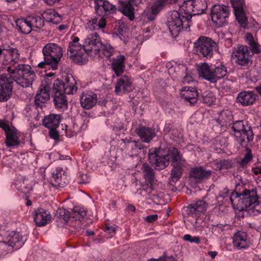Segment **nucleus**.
I'll use <instances>...</instances> for the list:
<instances>
[{
  "mask_svg": "<svg viewBox=\"0 0 261 261\" xmlns=\"http://www.w3.org/2000/svg\"><path fill=\"white\" fill-rule=\"evenodd\" d=\"M49 129V137L54 139L58 140L59 138V134L57 131V128H48Z\"/></svg>",
  "mask_w": 261,
  "mask_h": 261,
  "instance_id": "obj_60",
  "label": "nucleus"
},
{
  "mask_svg": "<svg viewBox=\"0 0 261 261\" xmlns=\"http://www.w3.org/2000/svg\"><path fill=\"white\" fill-rule=\"evenodd\" d=\"M75 82L64 83V94H72L76 92V87L75 86Z\"/></svg>",
  "mask_w": 261,
  "mask_h": 261,
  "instance_id": "obj_50",
  "label": "nucleus"
},
{
  "mask_svg": "<svg viewBox=\"0 0 261 261\" xmlns=\"http://www.w3.org/2000/svg\"><path fill=\"white\" fill-rule=\"evenodd\" d=\"M132 147V149L134 150V153H138V150H141L142 148V144L139 142L135 141H132L129 142Z\"/></svg>",
  "mask_w": 261,
  "mask_h": 261,
  "instance_id": "obj_59",
  "label": "nucleus"
},
{
  "mask_svg": "<svg viewBox=\"0 0 261 261\" xmlns=\"http://www.w3.org/2000/svg\"><path fill=\"white\" fill-rule=\"evenodd\" d=\"M7 71L14 81L22 87H29L32 85L36 77L32 68L28 64H18L14 68L8 67Z\"/></svg>",
  "mask_w": 261,
  "mask_h": 261,
  "instance_id": "obj_3",
  "label": "nucleus"
},
{
  "mask_svg": "<svg viewBox=\"0 0 261 261\" xmlns=\"http://www.w3.org/2000/svg\"><path fill=\"white\" fill-rule=\"evenodd\" d=\"M105 231L109 233H114L115 232V228L114 225L107 224L105 228Z\"/></svg>",
  "mask_w": 261,
  "mask_h": 261,
  "instance_id": "obj_62",
  "label": "nucleus"
},
{
  "mask_svg": "<svg viewBox=\"0 0 261 261\" xmlns=\"http://www.w3.org/2000/svg\"><path fill=\"white\" fill-rule=\"evenodd\" d=\"M230 1L236 19L242 27L245 28L247 25V19L245 13V0Z\"/></svg>",
  "mask_w": 261,
  "mask_h": 261,
  "instance_id": "obj_13",
  "label": "nucleus"
},
{
  "mask_svg": "<svg viewBox=\"0 0 261 261\" xmlns=\"http://www.w3.org/2000/svg\"><path fill=\"white\" fill-rule=\"evenodd\" d=\"M158 215L156 214H154L147 216L145 218V220L148 222L152 223L158 219Z\"/></svg>",
  "mask_w": 261,
  "mask_h": 261,
  "instance_id": "obj_61",
  "label": "nucleus"
},
{
  "mask_svg": "<svg viewBox=\"0 0 261 261\" xmlns=\"http://www.w3.org/2000/svg\"><path fill=\"white\" fill-rule=\"evenodd\" d=\"M141 170L148 186L150 185V187H152L155 180V173L153 169L148 164L144 163L141 167Z\"/></svg>",
  "mask_w": 261,
  "mask_h": 261,
  "instance_id": "obj_37",
  "label": "nucleus"
},
{
  "mask_svg": "<svg viewBox=\"0 0 261 261\" xmlns=\"http://www.w3.org/2000/svg\"><path fill=\"white\" fill-rule=\"evenodd\" d=\"M53 101L55 108L60 111H64L68 108V102L65 94H53Z\"/></svg>",
  "mask_w": 261,
  "mask_h": 261,
  "instance_id": "obj_35",
  "label": "nucleus"
},
{
  "mask_svg": "<svg viewBox=\"0 0 261 261\" xmlns=\"http://www.w3.org/2000/svg\"><path fill=\"white\" fill-rule=\"evenodd\" d=\"M132 90L131 79L127 75L121 76L117 82L115 91L118 95H121Z\"/></svg>",
  "mask_w": 261,
  "mask_h": 261,
  "instance_id": "obj_23",
  "label": "nucleus"
},
{
  "mask_svg": "<svg viewBox=\"0 0 261 261\" xmlns=\"http://www.w3.org/2000/svg\"><path fill=\"white\" fill-rule=\"evenodd\" d=\"M14 81L9 75L2 74L0 77V102L7 101L10 98Z\"/></svg>",
  "mask_w": 261,
  "mask_h": 261,
  "instance_id": "obj_12",
  "label": "nucleus"
},
{
  "mask_svg": "<svg viewBox=\"0 0 261 261\" xmlns=\"http://www.w3.org/2000/svg\"><path fill=\"white\" fill-rule=\"evenodd\" d=\"M229 14V7L224 5H215L211 8L212 20L218 27L227 22Z\"/></svg>",
  "mask_w": 261,
  "mask_h": 261,
  "instance_id": "obj_11",
  "label": "nucleus"
},
{
  "mask_svg": "<svg viewBox=\"0 0 261 261\" xmlns=\"http://www.w3.org/2000/svg\"><path fill=\"white\" fill-rule=\"evenodd\" d=\"M101 50L103 54L108 58H110L114 53V48L110 44L103 45L100 47V50Z\"/></svg>",
  "mask_w": 261,
  "mask_h": 261,
  "instance_id": "obj_53",
  "label": "nucleus"
},
{
  "mask_svg": "<svg viewBox=\"0 0 261 261\" xmlns=\"http://www.w3.org/2000/svg\"><path fill=\"white\" fill-rule=\"evenodd\" d=\"M62 116L59 114H50L44 117L42 120L43 125L46 128H58Z\"/></svg>",
  "mask_w": 261,
  "mask_h": 261,
  "instance_id": "obj_33",
  "label": "nucleus"
},
{
  "mask_svg": "<svg viewBox=\"0 0 261 261\" xmlns=\"http://www.w3.org/2000/svg\"><path fill=\"white\" fill-rule=\"evenodd\" d=\"M118 10L124 15L132 21L135 18V9L132 5L127 2H122L118 7Z\"/></svg>",
  "mask_w": 261,
  "mask_h": 261,
  "instance_id": "obj_40",
  "label": "nucleus"
},
{
  "mask_svg": "<svg viewBox=\"0 0 261 261\" xmlns=\"http://www.w3.org/2000/svg\"><path fill=\"white\" fill-rule=\"evenodd\" d=\"M214 164L219 170L228 169L232 167V163L229 160H217L215 162Z\"/></svg>",
  "mask_w": 261,
  "mask_h": 261,
  "instance_id": "obj_45",
  "label": "nucleus"
},
{
  "mask_svg": "<svg viewBox=\"0 0 261 261\" xmlns=\"http://www.w3.org/2000/svg\"><path fill=\"white\" fill-rule=\"evenodd\" d=\"M5 134V144L7 147L14 148L20 146L21 144H24L23 136L15 127H10Z\"/></svg>",
  "mask_w": 261,
  "mask_h": 261,
  "instance_id": "obj_15",
  "label": "nucleus"
},
{
  "mask_svg": "<svg viewBox=\"0 0 261 261\" xmlns=\"http://www.w3.org/2000/svg\"><path fill=\"white\" fill-rule=\"evenodd\" d=\"M180 95L186 102L193 105L198 101L199 93L195 87L185 86L180 90Z\"/></svg>",
  "mask_w": 261,
  "mask_h": 261,
  "instance_id": "obj_21",
  "label": "nucleus"
},
{
  "mask_svg": "<svg viewBox=\"0 0 261 261\" xmlns=\"http://www.w3.org/2000/svg\"><path fill=\"white\" fill-rule=\"evenodd\" d=\"M97 101V95L92 92L84 93L80 98L82 107L86 110L93 108L96 105Z\"/></svg>",
  "mask_w": 261,
  "mask_h": 261,
  "instance_id": "obj_29",
  "label": "nucleus"
},
{
  "mask_svg": "<svg viewBox=\"0 0 261 261\" xmlns=\"http://www.w3.org/2000/svg\"><path fill=\"white\" fill-rule=\"evenodd\" d=\"M232 57L235 63L242 69H248L252 63V55L246 45H238L232 52Z\"/></svg>",
  "mask_w": 261,
  "mask_h": 261,
  "instance_id": "obj_10",
  "label": "nucleus"
},
{
  "mask_svg": "<svg viewBox=\"0 0 261 261\" xmlns=\"http://www.w3.org/2000/svg\"><path fill=\"white\" fill-rule=\"evenodd\" d=\"M105 8L103 10V16L113 14L116 11V6L106 0L105 2Z\"/></svg>",
  "mask_w": 261,
  "mask_h": 261,
  "instance_id": "obj_51",
  "label": "nucleus"
},
{
  "mask_svg": "<svg viewBox=\"0 0 261 261\" xmlns=\"http://www.w3.org/2000/svg\"><path fill=\"white\" fill-rule=\"evenodd\" d=\"M0 59L4 65H14L17 63L20 57V54L16 48L10 47L8 49L0 48Z\"/></svg>",
  "mask_w": 261,
  "mask_h": 261,
  "instance_id": "obj_16",
  "label": "nucleus"
},
{
  "mask_svg": "<svg viewBox=\"0 0 261 261\" xmlns=\"http://www.w3.org/2000/svg\"><path fill=\"white\" fill-rule=\"evenodd\" d=\"M194 51L200 58L211 59L216 50L217 44L211 38L201 36L194 43Z\"/></svg>",
  "mask_w": 261,
  "mask_h": 261,
  "instance_id": "obj_7",
  "label": "nucleus"
},
{
  "mask_svg": "<svg viewBox=\"0 0 261 261\" xmlns=\"http://www.w3.org/2000/svg\"><path fill=\"white\" fill-rule=\"evenodd\" d=\"M183 166L181 165H173V168L171 171V179L173 182L177 181L181 177Z\"/></svg>",
  "mask_w": 261,
  "mask_h": 261,
  "instance_id": "obj_43",
  "label": "nucleus"
},
{
  "mask_svg": "<svg viewBox=\"0 0 261 261\" xmlns=\"http://www.w3.org/2000/svg\"><path fill=\"white\" fill-rule=\"evenodd\" d=\"M17 30L20 33L28 34L34 28L41 29L44 21L41 16H29L17 18L15 21Z\"/></svg>",
  "mask_w": 261,
  "mask_h": 261,
  "instance_id": "obj_9",
  "label": "nucleus"
},
{
  "mask_svg": "<svg viewBox=\"0 0 261 261\" xmlns=\"http://www.w3.org/2000/svg\"><path fill=\"white\" fill-rule=\"evenodd\" d=\"M252 159L253 155L251 150L247 148L246 149V153L239 163L240 167L242 168L246 167L248 164L252 161Z\"/></svg>",
  "mask_w": 261,
  "mask_h": 261,
  "instance_id": "obj_47",
  "label": "nucleus"
},
{
  "mask_svg": "<svg viewBox=\"0 0 261 261\" xmlns=\"http://www.w3.org/2000/svg\"><path fill=\"white\" fill-rule=\"evenodd\" d=\"M51 219L50 214L43 208H38L35 212L34 220L37 226H44L49 223Z\"/></svg>",
  "mask_w": 261,
  "mask_h": 261,
  "instance_id": "obj_25",
  "label": "nucleus"
},
{
  "mask_svg": "<svg viewBox=\"0 0 261 261\" xmlns=\"http://www.w3.org/2000/svg\"><path fill=\"white\" fill-rule=\"evenodd\" d=\"M184 240L190 243H194L196 244L200 243V239L199 237H192L189 234H186L183 237Z\"/></svg>",
  "mask_w": 261,
  "mask_h": 261,
  "instance_id": "obj_55",
  "label": "nucleus"
},
{
  "mask_svg": "<svg viewBox=\"0 0 261 261\" xmlns=\"http://www.w3.org/2000/svg\"><path fill=\"white\" fill-rule=\"evenodd\" d=\"M102 46L100 38L96 32L92 33L87 36L85 39L84 47L87 51H100V47Z\"/></svg>",
  "mask_w": 261,
  "mask_h": 261,
  "instance_id": "obj_18",
  "label": "nucleus"
},
{
  "mask_svg": "<svg viewBox=\"0 0 261 261\" xmlns=\"http://www.w3.org/2000/svg\"><path fill=\"white\" fill-rule=\"evenodd\" d=\"M257 95L252 91H243L240 92L237 97V102L243 106H251L257 98Z\"/></svg>",
  "mask_w": 261,
  "mask_h": 261,
  "instance_id": "obj_22",
  "label": "nucleus"
},
{
  "mask_svg": "<svg viewBox=\"0 0 261 261\" xmlns=\"http://www.w3.org/2000/svg\"><path fill=\"white\" fill-rule=\"evenodd\" d=\"M246 41L249 45H250L252 43L255 42L254 41L253 37L251 34H249V33L247 34L246 36Z\"/></svg>",
  "mask_w": 261,
  "mask_h": 261,
  "instance_id": "obj_64",
  "label": "nucleus"
},
{
  "mask_svg": "<svg viewBox=\"0 0 261 261\" xmlns=\"http://www.w3.org/2000/svg\"><path fill=\"white\" fill-rule=\"evenodd\" d=\"M64 82L59 80L58 79H56L53 84V92L54 94L61 93L64 94Z\"/></svg>",
  "mask_w": 261,
  "mask_h": 261,
  "instance_id": "obj_48",
  "label": "nucleus"
},
{
  "mask_svg": "<svg viewBox=\"0 0 261 261\" xmlns=\"http://www.w3.org/2000/svg\"><path fill=\"white\" fill-rule=\"evenodd\" d=\"M232 239L233 246L238 250L246 249L251 244L248 234L245 231H238L233 235Z\"/></svg>",
  "mask_w": 261,
  "mask_h": 261,
  "instance_id": "obj_17",
  "label": "nucleus"
},
{
  "mask_svg": "<svg viewBox=\"0 0 261 261\" xmlns=\"http://www.w3.org/2000/svg\"><path fill=\"white\" fill-rule=\"evenodd\" d=\"M166 3L167 0H158L153 3L150 8L156 13L158 14L163 9Z\"/></svg>",
  "mask_w": 261,
  "mask_h": 261,
  "instance_id": "obj_52",
  "label": "nucleus"
},
{
  "mask_svg": "<svg viewBox=\"0 0 261 261\" xmlns=\"http://www.w3.org/2000/svg\"><path fill=\"white\" fill-rule=\"evenodd\" d=\"M90 181V177L87 174L80 173L77 177V182L80 184H87Z\"/></svg>",
  "mask_w": 261,
  "mask_h": 261,
  "instance_id": "obj_56",
  "label": "nucleus"
},
{
  "mask_svg": "<svg viewBox=\"0 0 261 261\" xmlns=\"http://www.w3.org/2000/svg\"><path fill=\"white\" fill-rule=\"evenodd\" d=\"M125 57L119 55L112 60L111 67L117 76H119L124 72L125 64Z\"/></svg>",
  "mask_w": 261,
  "mask_h": 261,
  "instance_id": "obj_31",
  "label": "nucleus"
},
{
  "mask_svg": "<svg viewBox=\"0 0 261 261\" xmlns=\"http://www.w3.org/2000/svg\"><path fill=\"white\" fill-rule=\"evenodd\" d=\"M50 89V86L48 84L41 85L39 92L37 93L35 97V105L37 109H42L49 100Z\"/></svg>",
  "mask_w": 261,
  "mask_h": 261,
  "instance_id": "obj_20",
  "label": "nucleus"
},
{
  "mask_svg": "<svg viewBox=\"0 0 261 261\" xmlns=\"http://www.w3.org/2000/svg\"><path fill=\"white\" fill-rule=\"evenodd\" d=\"M203 102L211 106L216 101V97L214 93L211 91H205L202 94Z\"/></svg>",
  "mask_w": 261,
  "mask_h": 261,
  "instance_id": "obj_46",
  "label": "nucleus"
},
{
  "mask_svg": "<svg viewBox=\"0 0 261 261\" xmlns=\"http://www.w3.org/2000/svg\"><path fill=\"white\" fill-rule=\"evenodd\" d=\"M44 61L38 64L41 69H51L54 70L57 69L59 62L63 55L61 47L57 44L49 43L46 44L42 48Z\"/></svg>",
  "mask_w": 261,
  "mask_h": 261,
  "instance_id": "obj_1",
  "label": "nucleus"
},
{
  "mask_svg": "<svg viewBox=\"0 0 261 261\" xmlns=\"http://www.w3.org/2000/svg\"><path fill=\"white\" fill-rule=\"evenodd\" d=\"M197 70L200 77L211 83H216L227 73V67L222 64L213 65L202 63L198 66Z\"/></svg>",
  "mask_w": 261,
  "mask_h": 261,
  "instance_id": "obj_5",
  "label": "nucleus"
},
{
  "mask_svg": "<svg viewBox=\"0 0 261 261\" xmlns=\"http://www.w3.org/2000/svg\"><path fill=\"white\" fill-rule=\"evenodd\" d=\"M0 127L3 128L6 133L11 127L6 123L5 120L0 119Z\"/></svg>",
  "mask_w": 261,
  "mask_h": 261,
  "instance_id": "obj_63",
  "label": "nucleus"
},
{
  "mask_svg": "<svg viewBox=\"0 0 261 261\" xmlns=\"http://www.w3.org/2000/svg\"><path fill=\"white\" fill-rule=\"evenodd\" d=\"M211 174V170H206L202 167H196L191 169L190 176L196 182H200L207 179Z\"/></svg>",
  "mask_w": 261,
  "mask_h": 261,
  "instance_id": "obj_26",
  "label": "nucleus"
},
{
  "mask_svg": "<svg viewBox=\"0 0 261 261\" xmlns=\"http://www.w3.org/2000/svg\"><path fill=\"white\" fill-rule=\"evenodd\" d=\"M106 0H94V8L98 15L103 16V10L105 8Z\"/></svg>",
  "mask_w": 261,
  "mask_h": 261,
  "instance_id": "obj_49",
  "label": "nucleus"
},
{
  "mask_svg": "<svg viewBox=\"0 0 261 261\" xmlns=\"http://www.w3.org/2000/svg\"><path fill=\"white\" fill-rule=\"evenodd\" d=\"M231 129L235 141L242 147L246 146L253 139L252 128L246 121L238 120L233 122Z\"/></svg>",
  "mask_w": 261,
  "mask_h": 261,
  "instance_id": "obj_4",
  "label": "nucleus"
},
{
  "mask_svg": "<svg viewBox=\"0 0 261 261\" xmlns=\"http://www.w3.org/2000/svg\"><path fill=\"white\" fill-rule=\"evenodd\" d=\"M249 45L252 54H257L261 51L260 46L256 42Z\"/></svg>",
  "mask_w": 261,
  "mask_h": 261,
  "instance_id": "obj_58",
  "label": "nucleus"
},
{
  "mask_svg": "<svg viewBox=\"0 0 261 261\" xmlns=\"http://www.w3.org/2000/svg\"><path fill=\"white\" fill-rule=\"evenodd\" d=\"M216 201V196L206 195L202 197L201 200L194 201L184 207L185 215L195 218V224H193V226L195 228L198 227L197 224V218L199 217L201 214H204L208 207L215 205Z\"/></svg>",
  "mask_w": 261,
  "mask_h": 261,
  "instance_id": "obj_2",
  "label": "nucleus"
},
{
  "mask_svg": "<svg viewBox=\"0 0 261 261\" xmlns=\"http://www.w3.org/2000/svg\"><path fill=\"white\" fill-rule=\"evenodd\" d=\"M79 41L80 39L78 37L74 36L71 37V41L69 43L67 56H73L79 52L86 51L84 44L81 45Z\"/></svg>",
  "mask_w": 261,
  "mask_h": 261,
  "instance_id": "obj_34",
  "label": "nucleus"
},
{
  "mask_svg": "<svg viewBox=\"0 0 261 261\" xmlns=\"http://www.w3.org/2000/svg\"><path fill=\"white\" fill-rule=\"evenodd\" d=\"M58 217L65 221L70 220V212L65 208H59L57 212Z\"/></svg>",
  "mask_w": 261,
  "mask_h": 261,
  "instance_id": "obj_54",
  "label": "nucleus"
},
{
  "mask_svg": "<svg viewBox=\"0 0 261 261\" xmlns=\"http://www.w3.org/2000/svg\"><path fill=\"white\" fill-rule=\"evenodd\" d=\"M27 240V237L23 236L20 232L14 231H11L7 234L3 242H0L1 245L4 244L18 249L21 247Z\"/></svg>",
  "mask_w": 261,
  "mask_h": 261,
  "instance_id": "obj_14",
  "label": "nucleus"
},
{
  "mask_svg": "<svg viewBox=\"0 0 261 261\" xmlns=\"http://www.w3.org/2000/svg\"><path fill=\"white\" fill-rule=\"evenodd\" d=\"M87 215V211L84 207L79 206L74 207L70 212V220L77 221L78 228L76 229L80 231L79 228H81V225H86L84 222L85 217Z\"/></svg>",
  "mask_w": 261,
  "mask_h": 261,
  "instance_id": "obj_24",
  "label": "nucleus"
},
{
  "mask_svg": "<svg viewBox=\"0 0 261 261\" xmlns=\"http://www.w3.org/2000/svg\"><path fill=\"white\" fill-rule=\"evenodd\" d=\"M41 18L43 21L53 22V23H59L62 18L59 14L54 9H49L45 11L42 14Z\"/></svg>",
  "mask_w": 261,
  "mask_h": 261,
  "instance_id": "obj_39",
  "label": "nucleus"
},
{
  "mask_svg": "<svg viewBox=\"0 0 261 261\" xmlns=\"http://www.w3.org/2000/svg\"><path fill=\"white\" fill-rule=\"evenodd\" d=\"M193 0L185 2L179 7V12L183 14L182 18L185 20H190L191 16L193 15Z\"/></svg>",
  "mask_w": 261,
  "mask_h": 261,
  "instance_id": "obj_38",
  "label": "nucleus"
},
{
  "mask_svg": "<svg viewBox=\"0 0 261 261\" xmlns=\"http://www.w3.org/2000/svg\"><path fill=\"white\" fill-rule=\"evenodd\" d=\"M85 51H86L79 52L74 54L73 56H68V57H69L74 63L79 65H83L87 62L85 56Z\"/></svg>",
  "mask_w": 261,
  "mask_h": 261,
  "instance_id": "obj_42",
  "label": "nucleus"
},
{
  "mask_svg": "<svg viewBox=\"0 0 261 261\" xmlns=\"http://www.w3.org/2000/svg\"><path fill=\"white\" fill-rule=\"evenodd\" d=\"M193 15L204 13L207 8L205 0H193Z\"/></svg>",
  "mask_w": 261,
  "mask_h": 261,
  "instance_id": "obj_41",
  "label": "nucleus"
},
{
  "mask_svg": "<svg viewBox=\"0 0 261 261\" xmlns=\"http://www.w3.org/2000/svg\"><path fill=\"white\" fill-rule=\"evenodd\" d=\"M63 170L62 168L58 167L52 173L50 178V182L55 187H64L67 184V181L63 174Z\"/></svg>",
  "mask_w": 261,
  "mask_h": 261,
  "instance_id": "obj_27",
  "label": "nucleus"
},
{
  "mask_svg": "<svg viewBox=\"0 0 261 261\" xmlns=\"http://www.w3.org/2000/svg\"><path fill=\"white\" fill-rule=\"evenodd\" d=\"M250 215L257 216L261 214V200L258 201V199L253 204L248 207L246 209Z\"/></svg>",
  "mask_w": 261,
  "mask_h": 261,
  "instance_id": "obj_44",
  "label": "nucleus"
},
{
  "mask_svg": "<svg viewBox=\"0 0 261 261\" xmlns=\"http://www.w3.org/2000/svg\"><path fill=\"white\" fill-rule=\"evenodd\" d=\"M181 14L177 11L171 12L168 18V27L173 38L178 36L179 32L184 28L186 31H190V20H185Z\"/></svg>",
  "mask_w": 261,
  "mask_h": 261,
  "instance_id": "obj_8",
  "label": "nucleus"
},
{
  "mask_svg": "<svg viewBox=\"0 0 261 261\" xmlns=\"http://www.w3.org/2000/svg\"><path fill=\"white\" fill-rule=\"evenodd\" d=\"M136 132L142 142L147 143H149L156 136L153 129L143 126L137 128Z\"/></svg>",
  "mask_w": 261,
  "mask_h": 261,
  "instance_id": "obj_28",
  "label": "nucleus"
},
{
  "mask_svg": "<svg viewBox=\"0 0 261 261\" xmlns=\"http://www.w3.org/2000/svg\"><path fill=\"white\" fill-rule=\"evenodd\" d=\"M169 153L168 147L152 148L148 153L149 162L156 170H163L169 165Z\"/></svg>",
  "mask_w": 261,
  "mask_h": 261,
  "instance_id": "obj_6",
  "label": "nucleus"
},
{
  "mask_svg": "<svg viewBox=\"0 0 261 261\" xmlns=\"http://www.w3.org/2000/svg\"><path fill=\"white\" fill-rule=\"evenodd\" d=\"M15 186L18 191L25 195L30 193L32 190V181L23 177L18 178L15 182Z\"/></svg>",
  "mask_w": 261,
  "mask_h": 261,
  "instance_id": "obj_32",
  "label": "nucleus"
},
{
  "mask_svg": "<svg viewBox=\"0 0 261 261\" xmlns=\"http://www.w3.org/2000/svg\"><path fill=\"white\" fill-rule=\"evenodd\" d=\"M168 149L169 152V162L171 159L172 165L184 166L186 164V160L182 158L178 149L173 147L168 148Z\"/></svg>",
  "mask_w": 261,
  "mask_h": 261,
  "instance_id": "obj_36",
  "label": "nucleus"
},
{
  "mask_svg": "<svg viewBox=\"0 0 261 261\" xmlns=\"http://www.w3.org/2000/svg\"><path fill=\"white\" fill-rule=\"evenodd\" d=\"M239 194L246 209L248 207H250L253 202H256L258 199L256 188L254 187L245 189L240 192Z\"/></svg>",
  "mask_w": 261,
  "mask_h": 261,
  "instance_id": "obj_19",
  "label": "nucleus"
},
{
  "mask_svg": "<svg viewBox=\"0 0 261 261\" xmlns=\"http://www.w3.org/2000/svg\"><path fill=\"white\" fill-rule=\"evenodd\" d=\"M144 14L149 20H153L158 14L153 11L151 8H147L144 12Z\"/></svg>",
  "mask_w": 261,
  "mask_h": 261,
  "instance_id": "obj_57",
  "label": "nucleus"
},
{
  "mask_svg": "<svg viewBox=\"0 0 261 261\" xmlns=\"http://www.w3.org/2000/svg\"><path fill=\"white\" fill-rule=\"evenodd\" d=\"M106 25V17L100 15L91 18L87 22V27L91 31L103 30Z\"/></svg>",
  "mask_w": 261,
  "mask_h": 261,
  "instance_id": "obj_30",
  "label": "nucleus"
}]
</instances>
